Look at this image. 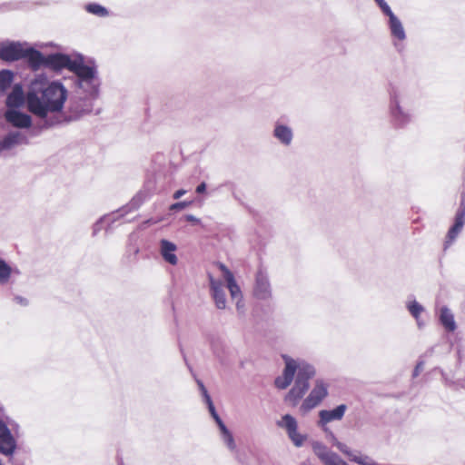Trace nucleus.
<instances>
[{
  "label": "nucleus",
  "instance_id": "obj_1",
  "mask_svg": "<svg viewBox=\"0 0 465 465\" xmlns=\"http://www.w3.org/2000/svg\"><path fill=\"white\" fill-rule=\"evenodd\" d=\"M67 98L68 90L61 82L36 79L26 93V108L36 117L47 120L63 111Z\"/></svg>",
  "mask_w": 465,
  "mask_h": 465
},
{
  "label": "nucleus",
  "instance_id": "obj_2",
  "mask_svg": "<svg viewBox=\"0 0 465 465\" xmlns=\"http://www.w3.org/2000/svg\"><path fill=\"white\" fill-rule=\"evenodd\" d=\"M284 369L282 376L275 379V386L280 390L288 388L292 381L294 384L286 394L284 401L295 407L310 388V380L316 375L315 367L302 359H293L282 355Z\"/></svg>",
  "mask_w": 465,
  "mask_h": 465
},
{
  "label": "nucleus",
  "instance_id": "obj_3",
  "mask_svg": "<svg viewBox=\"0 0 465 465\" xmlns=\"http://www.w3.org/2000/svg\"><path fill=\"white\" fill-rule=\"evenodd\" d=\"M388 94V117L395 129H404L414 119V97L411 91L406 86L390 83L387 87Z\"/></svg>",
  "mask_w": 465,
  "mask_h": 465
},
{
  "label": "nucleus",
  "instance_id": "obj_4",
  "mask_svg": "<svg viewBox=\"0 0 465 465\" xmlns=\"http://www.w3.org/2000/svg\"><path fill=\"white\" fill-rule=\"evenodd\" d=\"M329 394V383L323 379H316L313 387L302 401L300 406V411L302 414L310 412L318 407Z\"/></svg>",
  "mask_w": 465,
  "mask_h": 465
},
{
  "label": "nucleus",
  "instance_id": "obj_5",
  "mask_svg": "<svg viewBox=\"0 0 465 465\" xmlns=\"http://www.w3.org/2000/svg\"><path fill=\"white\" fill-rule=\"evenodd\" d=\"M388 16V27L391 36L392 45L398 53L404 50V41L407 39V35L402 22L394 15L391 7H388L382 12Z\"/></svg>",
  "mask_w": 465,
  "mask_h": 465
},
{
  "label": "nucleus",
  "instance_id": "obj_6",
  "mask_svg": "<svg viewBox=\"0 0 465 465\" xmlns=\"http://www.w3.org/2000/svg\"><path fill=\"white\" fill-rule=\"evenodd\" d=\"M252 295L256 300L270 302L273 299L272 287L268 272L260 268L254 275Z\"/></svg>",
  "mask_w": 465,
  "mask_h": 465
},
{
  "label": "nucleus",
  "instance_id": "obj_7",
  "mask_svg": "<svg viewBox=\"0 0 465 465\" xmlns=\"http://www.w3.org/2000/svg\"><path fill=\"white\" fill-rule=\"evenodd\" d=\"M98 97H91L82 93L75 92L74 96L70 101L69 110L71 119L77 120L80 117L90 114L94 108V102Z\"/></svg>",
  "mask_w": 465,
  "mask_h": 465
},
{
  "label": "nucleus",
  "instance_id": "obj_8",
  "mask_svg": "<svg viewBox=\"0 0 465 465\" xmlns=\"http://www.w3.org/2000/svg\"><path fill=\"white\" fill-rule=\"evenodd\" d=\"M277 426L286 430L289 439L297 448L302 447L307 440V435L298 431V422L291 414L283 415L282 419L277 421Z\"/></svg>",
  "mask_w": 465,
  "mask_h": 465
},
{
  "label": "nucleus",
  "instance_id": "obj_9",
  "mask_svg": "<svg viewBox=\"0 0 465 465\" xmlns=\"http://www.w3.org/2000/svg\"><path fill=\"white\" fill-rule=\"evenodd\" d=\"M277 426L286 430L289 439L297 448L302 447L307 440V435L298 431V422L291 414L283 415L282 419L277 421Z\"/></svg>",
  "mask_w": 465,
  "mask_h": 465
},
{
  "label": "nucleus",
  "instance_id": "obj_10",
  "mask_svg": "<svg viewBox=\"0 0 465 465\" xmlns=\"http://www.w3.org/2000/svg\"><path fill=\"white\" fill-rule=\"evenodd\" d=\"M312 450L323 465H349L339 454L320 441L312 443Z\"/></svg>",
  "mask_w": 465,
  "mask_h": 465
},
{
  "label": "nucleus",
  "instance_id": "obj_11",
  "mask_svg": "<svg viewBox=\"0 0 465 465\" xmlns=\"http://www.w3.org/2000/svg\"><path fill=\"white\" fill-rule=\"evenodd\" d=\"M465 224V201L462 200L454 218V223L450 228L445 242V248L450 246L459 236Z\"/></svg>",
  "mask_w": 465,
  "mask_h": 465
},
{
  "label": "nucleus",
  "instance_id": "obj_12",
  "mask_svg": "<svg viewBox=\"0 0 465 465\" xmlns=\"http://www.w3.org/2000/svg\"><path fill=\"white\" fill-rule=\"evenodd\" d=\"M465 224V201L462 200L454 218V223L450 228L445 242V248L450 246L459 236Z\"/></svg>",
  "mask_w": 465,
  "mask_h": 465
},
{
  "label": "nucleus",
  "instance_id": "obj_13",
  "mask_svg": "<svg viewBox=\"0 0 465 465\" xmlns=\"http://www.w3.org/2000/svg\"><path fill=\"white\" fill-rule=\"evenodd\" d=\"M25 47L18 42L0 44V58L5 61H16L25 56Z\"/></svg>",
  "mask_w": 465,
  "mask_h": 465
},
{
  "label": "nucleus",
  "instance_id": "obj_14",
  "mask_svg": "<svg viewBox=\"0 0 465 465\" xmlns=\"http://www.w3.org/2000/svg\"><path fill=\"white\" fill-rule=\"evenodd\" d=\"M16 449V440L6 424L0 420V453L10 456Z\"/></svg>",
  "mask_w": 465,
  "mask_h": 465
},
{
  "label": "nucleus",
  "instance_id": "obj_15",
  "mask_svg": "<svg viewBox=\"0 0 465 465\" xmlns=\"http://www.w3.org/2000/svg\"><path fill=\"white\" fill-rule=\"evenodd\" d=\"M28 137L20 131H11L0 139V154L4 151H8L15 146L28 144Z\"/></svg>",
  "mask_w": 465,
  "mask_h": 465
},
{
  "label": "nucleus",
  "instance_id": "obj_16",
  "mask_svg": "<svg viewBox=\"0 0 465 465\" xmlns=\"http://www.w3.org/2000/svg\"><path fill=\"white\" fill-rule=\"evenodd\" d=\"M5 118L12 126L19 129H27L32 126V117L17 109H8Z\"/></svg>",
  "mask_w": 465,
  "mask_h": 465
},
{
  "label": "nucleus",
  "instance_id": "obj_17",
  "mask_svg": "<svg viewBox=\"0 0 465 465\" xmlns=\"http://www.w3.org/2000/svg\"><path fill=\"white\" fill-rule=\"evenodd\" d=\"M70 72L75 74L74 81L88 80L99 75L97 67L94 64H85L82 59L74 61Z\"/></svg>",
  "mask_w": 465,
  "mask_h": 465
},
{
  "label": "nucleus",
  "instance_id": "obj_18",
  "mask_svg": "<svg viewBox=\"0 0 465 465\" xmlns=\"http://www.w3.org/2000/svg\"><path fill=\"white\" fill-rule=\"evenodd\" d=\"M74 85L76 88L75 92L90 95L91 97H98L101 86V79L98 75L88 80L86 79L82 81H74Z\"/></svg>",
  "mask_w": 465,
  "mask_h": 465
},
{
  "label": "nucleus",
  "instance_id": "obj_19",
  "mask_svg": "<svg viewBox=\"0 0 465 465\" xmlns=\"http://www.w3.org/2000/svg\"><path fill=\"white\" fill-rule=\"evenodd\" d=\"M272 136L282 145L288 147L293 141V130L289 125L277 121L274 124Z\"/></svg>",
  "mask_w": 465,
  "mask_h": 465
},
{
  "label": "nucleus",
  "instance_id": "obj_20",
  "mask_svg": "<svg viewBox=\"0 0 465 465\" xmlns=\"http://www.w3.org/2000/svg\"><path fill=\"white\" fill-rule=\"evenodd\" d=\"M74 61L67 54L60 53L52 54L46 56L45 67L55 71L66 68L70 71Z\"/></svg>",
  "mask_w": 465,
  "mask_h": 465
},
{
  "label": "nucleus",
  "instance_id": "obj_21",
  "mask_svg": "<svg viewBox=\"0 0 465 465\" xmlns=\"http://www.w3.org/2000/svg\"><path fill=\"white\" fill-rule=\"evenodd\" d=\"M177 245L166 239H162L159 242V253L163 260L170 265L175 266L178 263V257L176 255Z\"/></svg>",
  "mask_w": 465,
  "mask_h": 465
},
{
  "label": "nucleus",
  "instance_id": "obj_22",
  "mask_svg": "<svg viewBox=\"0 0 465 465\" xmlns=\"http://www.w3.org/2000/svg\"><path fill=\"white\" fill-rule=\"evenodd\" d=\"M346 410H347V407L345 404H341V405L337 406L335 409L330 410V411L322 410L319 412V418H320V420L318 421L319 426L323 427L324 425H326L327 423H329L332 420H341L345 414Z\"/></svg>",
  "mask_w": 465,
  "mask_h": 465
},
{
  "label": "nucleus",
  "instance_id": "obj_23",
  "mask_svg": "<svg viewBox=\"0 0 465 465\" xmlns=\"http://www.w3.org/2000/svg\"><path fill=\"white\" fill-rule=\"evenodd\" d=\"M138 206H139L138 203H136L135 200L134 199L133 202L130 203V204L122 207L115 213H113L109 215H105V216L102 217L99 221H97L95 223V224L94 226V232L96 233L101 229V225H102L103 222L109 221V222L113 223V222L118 220L119 218L126 215L131 210H136L138 208Z\"/></svg>",
  "mask_w": 465,
  "mask_h": 465
},
{
  "label": "nucleus",
  "instance_id": "obj_24",
  "mask_svg": "<svg viewBox=\"0 0 465 465\" xmlns=\"http://www.w3.org/2000/svg\"><path fill=\"white\" fill-rule=\"evenodd\" d=\"M34 70H38L42 66L45 67L46 56L43 55L41 52L32 48L26 47L25 50V56Z\"/></svg>",
  "mask_w": 465,
  "mask_h": 465
},
{
  "label": "nucleus",
  "instance_id": "obj_25",
  "mask_svg": "<svg viewBox=\"0 0 465 465\" xmlns=\"http://www.w3.org/2000/svg\"><path fill=\"white\" fill-rule=\"evenodd\" d=\"M25 103L26 104V94H24L23 89L20 85H15L6 99V105L8 109L19 108Z\"/></svg>",
  "mask_w": 465,
  "mask_h": 465
},
{
  "label": "nucleus",
  "instance_id": "obj_26",
  "mask_svg": "<svg viewBox=\"0 0 465 465\" xmlns=\"http://www.w3.org/2000/svg\"><path fill=\"white\" fill-rule=\"evenodd\" d=\"M439 320L447 331L452 332L457 329L454 314L448 307L443 306L440 308Z\"/></svg>",
  "mask_w": 465,
  "mask_h": 465
},
{
  "label": "nucleus",
  "instance_id": "obj_27",
  "mask_svg": "<svg viewBox=\"0 0 465 465\" xmlns=\"http://www.w3.org/2000/svg\"><path fill=\"white\" fill-rule=\"evenodd\" d=\"M220 431V438L223 443L226 446L229 451L232 454L238 453V449L233 438L232 433L227 428V426L223 423L218 426Z\"/></svg>",
  "mask_w": 465,
  "mask_h": 465
},
{
  "label": "nucleus",
  "instance_id": "obj_28",
  "mask_svg": "<svg viewBox=\"0 0 465 465\" xmlns=\"http://www.w3.org/2000/svg\"><path fill=\"white\" fill-rule=\"evenodd\" d=\"M13 274H20V271L11 267L4 259L0 258V285L7 284Z\"/></svg>",
  "mask_w": 465,
  "mask_h": 465
},
{
  "label": "nucleus",
  "instance_id": "obj_29",
  "mask_svg": "<svg viewBox=\"0 0 465 465\" xmlns=\"http://www.w3.org/2000/svg\"><path fill=\"white\" fill-rule=\"evenodd\" d=\"M210 293L218 310L226 309L227 301L224 288L210 292Z\"/></svg>",
  "mask_w": 465,
  "mask_h": 465
},
{
  "label": "nucleus",
  "instance_id": "obj_30",
  "mask_svg": "<svg viewBox=\"0 0 465 465\" xmlns=\"http://www.w3.org/2000/svg\"><path fill=\"white\" fill-rule=\"evenodd\" d=\"M225 282L226 288L228 289L232 301L243 297L242 290L236 282L234 277L226 281Z\"/></svg>",
  "mask_w": 465,
  "mask_h": 465
},
{
  "label": "nucleus",
  "instance_id": "obj_31",
  "mask_svg": "<svg viewBox=\"0 0 465 465\" xmlns=\"http://www.w3.org/2000/svg\"><path fill=\"white\" fill-rule=\"evenodd\" d=\"M407 309L408 311L410 312V313L411 314L412 317L415 318V320L417 321V323L419 325V327H420V322L419 321L420 319V315L421 314V312L424 311V308L422 305H420L417 301L413 300V301H411V302H408L407 304Z\"/></svg>",
  "mask_w": 465,
  "mask_h": 465
},
{
  "label": "nucleus",
  "instance_id": "obj_32",
  "mask_svg": "<svg viewBox=\"0 0 465 465\" xmlns=\"http://www.w3.org/2000/svg\"><path fill=\"white\" fill-rule=\"evenodd\" d=\"M85 10L99 17H106L109 15V11L104 6L95 3L88 4L85 6Z\"/></svg>",
  "mask_w": 465,
  "mask_h": 465
},
{
  "label": "nucleus",
  "instance_id": "obj_33",
  "mask_svg": "<svg viewBox=\"0 0 465 465\" xmlns=\"http://www.w3.org/2000/svg\"><path fill=\"white\" fill-rule=\"evenodd\" d=\"M331 438L333 440V445L344 455H346L351 460L353 457L355 451L351 450L346 444L337 440L335 436L331 434Z\"/></svg>",
  "mask_w": 465,
  "mask_h": 465
},
{
  "label": "nucleus",
  "instance_id": "obj_34",
  "mask_svg": "<svg viewBox=\"0 0 465 465\" xmlns=\"http://www.w3.org/2000/svg\"><path fill=\"white\" fill-rule=\"evenodd\" d=\"M210 292L224 288V283L220 279H215L211 273H208Z\"/></svg>",
  "mask_w": 465,
  "mask_h": 465
},
{
  "label": "nucleus",
  "instance_id": "obj_35",
  "mask_svg": "<svg viewBox=\"0 0 465 465\" xmlns=\"http://www.w3.org/2000/svg\"><path fill=\"white\" fill-rule=\"evenodd\" d=\"M205 403L207 405V408H208V411H209L211 416L215 420L217 426H220L221 424H223L224 422L222 420V419L218 415V413H217V411L215 410V407L213 405V401L210 400V401H206Z\"/></svg>",
  "mask_w": 465,
  "mask_h": 465
},
{
  "label": "nucleus",
  "instance_id": "obj_36",
  "mask_svg": "<svg viewBox=\"0 0 465 465\" xmlns=\"http://www.w3.org/2000/svg\"><path fill=\"white\" fill-rule=\"evenodd\" d=\"M14 74L11 71L4 70L0 73V84L3 86L10 84L13 81Z\"/></svg>",
  "mask_w": 465,
  "mask_h": 465
},
{
  "label": "nucleus",
  "instance_id": "obj_37",
  "mask_svg": "<svg viewBox=\"0 0 465 465\" xmlns=\"http://www.w3.org/2000/svg\"><path fill=\"white\" fill-rule=\"evenodd\" d=\"M217 265L222 271L225 282L234 277L232 272L223 263L218 262Z\"/></svg>",
  "mask_w": 465,
  "mask_h": 465
},
{
  "label": "nucleus",
  "instance_id": "obj_38",
  "mask_svg": "<svg viewBox=\"0 0 465 465\" xmlns=\"http://www.w3.org/2000/svg\"><path fill=\"white\" fill-rule=\"evenodd\" d=\"M235 302V307L238 314L243 316L245 314V302L242 298L233 300Z\"/></svg>",
  "mask_w": 465,
  "mask_h": 465
},
{
  "label": "nucleus",
  "instance_id": "obj_39",
  "mask_svg": "<svg viewBox=\"0 0 465 465\" xmlns=\"http://www.w3.org/2000/svg\"><path fill=\"white\" fill-rule=\"evenodd\" d=\"M197 385H198L199 390L201 391V394L203 396V401L206 402V401L212 400V398L209 395V393H208L204 384L203 383V381H200V380H197Z\"/></svg>",
  "mask_w": 465,
  "mask_h": 465
},
{
  "label": "nucleus",
  "instance_id": "obj_40",
  "mask_svg": "<svg viewBox=\"0 0 465 465\" xmlns=\"http://www.w3.org/2000/svg\"><path fill=\"white\" fill-rule=\"evenodd\" d=\"M14 302L16 303V304H19L21 306H27L28 305V300L23 296H20V295H15L14 297Z\"/></svg>",
  "mask_w": 465,
  "mask_h": 465
},
{
  "label": "nucleus",
  "instance_id": "obj_41",
  "mask_svg": "<svg viewBox=\"0 0 465 465\" xmlns=\"http://www.w3.org/2000/svg\"><path fill=\"white\" fill-rule=\"evenodd\" d=\"M187 205H188V203L186 202L175 203L170 206V210L171 211L182 210V209H184Z\"/></svg>",
  "mask_w": 465,
  "mask_h": 465
},
{
  "label": "nucleus",
  "instance_id": "obj_42",
  "mask_svg": "<svg viewBox=\"0 0 465 465\" xmlns=\"http://www.w3.org/2000/svg\"><path fill=\"white\" fill-rule=\"evenodd\" d=\"M423 370V361H420L417 363V365L414 368L412 376L413 378H416L419 376L420 372Z\"/></svg>",
  "mask_w": 465,
  "mask_h": 465
},
{
  "label": "nucleus",
  "instance_id": "obj_43",
  "mask_svg": "<svg viewBox=\"0 0 465 465\" xmlns=\"http://www.w3.org/2000/svg\"><path fill=\"white\" fill-rule=\"evenodd\" d=\"M374 1L378 5V6L380 7L381 12H383L388 7H390V5L384 0H374Z\"/></svg>",
  "mask_w": 465,
  "mask_h": 465
},
{
  "label": "nucleus",
  "instance_id": "obj_44",
  "mask_svg": "<svg viewBox=\"0 0 465 465\" xmlns=\"http://www.w3.org/2000/svg\"><path fill=\"white\" fill-rule=\"evenodd\" d=\"M185 220L187 222H190V223H200V219H198L197 217H195L193 214H186L185 215Z\"/></svg>",
  "mask_w": 465,
  "mask_h": 465
},
{
  "label": "nucleus",
  "instance_id": "obj_45",
  "mask_svg": "<svg viewBox=\"0 0 465 465\" xmlns=\"http://www.w3.org/2000/svg\"><path fill=\"white\" fill-rule=\"evenodd\" d=\"M206 190V183H201L197 187H196V193H204Z\"/></svg>",
  "mask_w": 465,
  "mask_h": 465
},
{
  "label": "nucleus",
  "instance_id": "obj_46",
  "mask_svg": "<svg viewBox=\"0 0 465 465\" xmlns=\"http://www.w3.org/2000/svg\"><path fill=\"white\" fill-rule=\"evenodd\" d=\"M185 193H186V191H185V190H183V189L178 190V191H176V192L173 193V198H174V199H179V198H181L183 195H184V194H185Z\"/></svg>",
  "mask_w": 465,
  "mask_h": 465
},
{
  "label": "nucleus",
  "instance_id": "obj_47",
  "mask_svg": "<svg viewBox=\"0 0 465 465\" xmlns=\"http://www.w3.org/2000/svg\"><path fill=\"white\" fill-rule=\"evenodd\" d=\"M45 123H46V125H47V126H53V125H54V124L53 121H50V122H49V121H46Z\"/></svg>",
  "mask_w": 465,
  "mask_h": 465
}]
</instances>
